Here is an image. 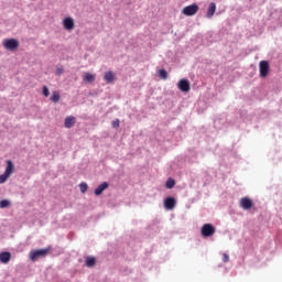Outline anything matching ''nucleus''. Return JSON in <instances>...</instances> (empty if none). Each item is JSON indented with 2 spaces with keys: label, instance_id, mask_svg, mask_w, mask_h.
<instances>
[{
  "label": "nucleus",
  "instance_id": "nucleus-1",
  "mask_svg": "<svg viewBox=\"0 0 282 282\" xmlns=\"http://www.w3.org/2000/svg\"><path fill=\"white\" fill-rule=\"evenodd\" d=\"M50 249H36L30 252V258L33 262H36L39 258H45L48 253Z\"/></svg>",
  "mask_w": 282,
  "mask_h": 282
},
{
  "label": "nucleus",
  "instance_id": "nucleus-2",
  "mask_svg": "<svg viewBox=\"0 0 282 282\" xmlns=\"http://www.w3.org/2000/svg\"><path fill=\"white\" fill-rule=\"evenodd\" d=\"M215 234H216V227H214V225H210V224L203 225L202 236H204V238H210Z\"/></svg>",
  "mask_w": 282,
  "mask_h": 282
},
{
  "label": "nucleus",
  "instance_id": "nucleus-3",
  "mask_svg": "<svg viewBox=\"0 0 282 282\" xmlns=\"http://www.w3.org/2000/svg\"><path fill=\"white\" fill-rule=\"evenodd\" d=\"M199 6L197 3H191L189 6H185L182 10L183 14H186L187 17H193L198 12Z\"/></svg>",
  "mask_w": 282,
  "mask_h": 282
},
{
  "label": "nucleus",
  "instance_id": "nucleus-4",
  "mask_svg": "<svg viewBox=\"0 0 282 282\" xmlns=\"http://www.w3.org/2000/svg\"><path fill=\"white\" fill-rule=\"evenodd\" d=\"M3 46L7 50H17L19 47L18 39H4Z\"/></svg>",
  "mask_w": 282,
  "mask_h": 282
},
{
  "label": "nucleus",
  "instance_id": "nucleus-5",
  "mask_svg": "<svg viewBox=\"0 0 282 282\" xmlns=\"http://www.w3.org/2000/svg\"><path fill=\"white\" fill-rule=\"evenodd\" d=\"M270 69L269 61H260V76H268Z\"/></svg>",
  "mask_w": 282,
  "mask_h": 282
},
{
  "label": "nucleus",
  "instance_id": "nucleus-6",
  "mask_svg": "<svg viewBox=\"0 0 282 282\" xmlns=\"http://www.w3.org/2000/svg\"><path fill=\"white\" fill-rule=\"evenodd\" d=\"M177 86L182 91H189L191 89V83L187 78H181Z\"/></svg>",
  "mask_w": 282,
  "mask_h": 282
},
{
  "label": "nucleus",
  "instance_id": "nucleus-7",
  "mask_svg": "<svg viewBox=\"0 0 282 282\" xmlns=\"http://www.w3.org/2000/svg\"><path fill=\"white\" fill-rule=\"evenodd\" d=\"M240 207L242 209H252L253 200L251 198H248V196H246L245 198L240 199Z\"/></svg>",
  "mask_w": 282,
  "mask_h": 282
},
{
  "label": "nucleus",
  "instance_id": "nucleus-8",
  "mask_svg": "<svg viewBox=\"0 0 282 282\" xmlns=\"http://www.w3.org/2000/svg\"><path fill=\"white\" fill-rule=\"evenodd\" d=\"M63 25L66 30H74L75 21L72 17H65V19L63 20Z\"/></svg>",
  "mask_w": 282,
  "mask_h": 282
},
{
  "label": "nucleus",
  "instance_id": "nucleus-9",
  "mask_svg": "<svg viewBox=\"0 0 282 282\" xmlns=\"http://www.w3.org/2000/svg\"><path fill=\"white\" fill-rule=\"evenodd\" d=\"M165 209H174L176 207V200L173 197H167L164 200Z\"/></svg>",
  "mask_w": 282,
  "mask_h": 282
},
{
  "label": "nucleus",
  "instance_id": "nucleus-10",
  "mask_svg": "<svg viewBox=\"0 0 282 282\" xmlns=\"http://www.w3.org/2000/svg\"><path fill=\"white\" fill-rule=\"evenodd\" d=\"M216 10H217V4L215 3V1H212V2L209 3L208 9H207L206 17H207L208 19H212V17H214Z\"/></svg>",
  "mask_w": 282,
  "mask_h": 282
},
{
  "label": "nucleus",
  "instance_id": "nucleus-11",
  "mask_svg": "<svg viewBox=\"0 0 282 282\" xmlns=\"http://www.w3.org/2000/svg\"><path fill=\"white\" fill-rule=\"evenodd\" d=\"M13 172H14V163H12V161H7V167H6L7 181L8 178H10Z\"/></svg>",
  "mask_w": 282,
  "mask_h": 282
},
{
  "label": "nucleus",
  "instance_id": "nucleus-12",
  "mask_svg": "<svg viewBox=\"0 0 282 282\" xmlns=\"http://www.w3.org/2000/svg\"><path fill=\"white\" fill-rule=\"evenodd\" d=\"M12 256L10 253V251H3L2 253H0V262H2V264H8V262H10Z\"/></svg>",
  "mask_w": 282,
  "mask_h": 282
},
{
  "label": "nucleus",
  "instance_id": "nucleus-13",
  "mask_svg": "<svg viewBox=\"0 0 282 282\" xmlns=\"http://www.w3.org/2000/svg\"><path fill=\"white\" fill-rule=\"evenodd\" d=\"M83 79L86 83H94V80H96V74H91V72H84Z\"/></svg>",
  "mask_w": 282,
  "mask_h": 282
},
{
  "label": "nucleus",
  "instance_id": "nucleus-14",
  "mask_svg": "<svg viewBox=\"0 0 282 282\" xmlns=\"http://www.w3.org/2000/svg\"><path fill=\"white\" fill-rule=\"evenodd\" d=\"M109 183H101L96 189H95V195L100 196L106 189H108Z\"/></svg>",
  "mask_w": 282,
  "mask_h": 282
},
{
  "label": "nucleus",
  "instance_id": "nucleus-15",
  "mask_svg": "<svg viewBox=\"0 0 282 282\" xmlns=\"http://www.w3.org/2000/svg\"><path fill=\"white\" fill-rule=\"evenodd\" d=\"M104 78L107 83H112L116 78V74L112 70H108V72H106Z\"/></svg>",
  "mask_w": 282,
  "mask_h": 282
},
{
  "label": "nucleus",
  "instance_id": "nucleus-16",
  "mask_svg": "<svg viewBox=\"0 0 282 282\" xmlns=\"http://www.w3.org/2000/svg\"><path fill=\"white\" fill-rule=\"evenodd\" d=\"M75 122H76L75 117H66L65 127H67V129H70V127H74Z\"/></svg>",
  "mask_w": 282,
  "mask_h": 282
},
{
  "label": "nucleus",
  "instance_id": "nucleus-17",
  "mask_svg": "<svg viewBox=\"0 0 282 282\" xmlns=\"http://www.w3.org/2000/svg\"><path fill=\"white\" fill-rule=\"evenodd\" d=\"M96 264V258H94L93 256H88V258H86V267H95Z\"/></svg>",
  "mask_w": 282,
  "mask_h": 282
},
{
  "label": "nucleus",
  "instance_id": "nucleus-18",
  "mask_svg": "<svg viewBox=\"0 0 282 282\" xmlns=\"http://www.w3.org/2000/svg\"><path fill=\"white\" fill-rule=\"evenodd\" d=\"M176 182L174 181V178H167L165 186L167 189H173V187H175Z\"/></svg>",
  "mask_w": 282,
  "mask_h": 282
},
{
  "label": "nucleus",
  "instance_id": "nucleus-19",
  "mask_svg": "<svg viewBox=\"0 0 282 282\" xmlns=\"http://www.w3.org/2000/svg\"><path fill=\"white\" fill-rule=\"evenodd\" d=\"M59 98H61L59 91H53L51 100L53 102H58Z\"/></svg>",
  "mask_w": 282,
  "mask_h": 282
},
{
  "label": "nucleus",
  "instance_id": "nucleus-20",
  "mask_svg": "<svg viewBox=\"0 0 282 282\" xmlns=\"http://www.w3.org/2000/svg\"><path fill=\"white\" fill-rule=\"evenodd\" d=\"M10 207V200H0V209H6Z\"/></svg>",
  "mask_w": 282,
  "mask_h": 282
},
{
  "label": "nucleus",
  "instance_id": "nucleus-21",
  "mask_svg": "<svg viewBox=\"0 0 282 282\" xmlns=\"http://www.w3.org/2000/svg\"><path fill=\"white\" fill-rule=\"evenodd\" d=\"M79 189H80L82 194H86V192L88 189L87 183H80Z\"/></svg>",
  "mask_w": 282,
  "mask_h": 282
},
{
  "label": "nucleus",
  "instance_id": "nucleus-22",
  "mask_svg": "<svg viewBox=\"0 0 282 282\" xmlns=\"http://www.w3.org/2000/svg\"><path fill=\"white\" fill-rule=\"evenodd\" d=\"M159 76L161 78H167L169 74H167L166 69H160Z\"/></svg>",
  "mask_w": 282,
  "mask_h": 282
},
{
  "label": "nucleus",
  "instance_id": "nucleus-23",
  "mask_svg": "<svg viewBox=\"0 0 282 282\" xmlns=\"http://www.w3.org/2000/svg\"><path fill=\"white\" fill-rule=\"evenodd\" d=\"M6 181H7V171L4 170V174H2V175L0 176V184L6 183Z\"/></svg>",
  "mask_w": 282,
  "mask_h": 282
},
{
  "label": "nucleus",
  "instance_id": "nucleus-24",
  "mask_svg": "<svg viewBox=\"0 0 282 282\" xmlns=\"http://www.w3.org/2000/svg\"><path fill=\"white\" fill-rule=\"evenodd\" d=\"M42 91H43V96H48V94H50V89L46 85L43 86Z\"/></svg>",
  "mask_w": 282,
  "mask_h": 282
},
{
  "label": "nucleus",
  "instance_id": "nucleus-25",
  "mask_svg": "<svg viewBox=\"0 0 282 282\" xmlns=\"http://www.w3.org/2000/svg\"><path fill=\"white\" fill-rule=\"evenodd\" d=\"M230 261V256L228 253H223V262H229Z\"/></svg>",
  "mask_w": 282,
  "mask_h": 282
},
{
  "label": "nucleus",
  "instance_id": "nucleus-26",
  "mask_svg": "<svg viewBox=\"0 0 282 282\" xmlns=\"http://www.w3.org/2000/svg\"><path fill=\"white\" fill-rule=\"evenodd\" d=\"M112 127H120L119 119H115V121H112Z\"/></svg>",
  "mask_w": 282,
  "mask_h": 282
}]
</instances>
